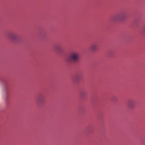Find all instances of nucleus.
Instances as JSON below:
<instances>
[{"label":"nucleus","instance_id":"nucleus-1","mask_svg":"<svg viewBox=\"0 0 145 145\" xmlns=\"http://www.w3.org/2000/svg\"><path fill=\"white\" fill-rule=\"evenodd\" d=\"M79 59V54L76 52H72L69 56L68 60L70 62L75 63L78 62Z\"/></svg>","mask_w":145,"mask_h":145},{"label":"nucleus","instance_id":"nucleus-2","mask_svg":"<svg viewBox=\"0 0 145 145\" xmlns=\"http://www.w3.org/2000/svg\"><path fill=\"white\" fill-rule=\"evenodd\" d=\"M126 17L124 14H119L112 17V20L114 21L121 20L125 18Z\"/></svg>","mask_w":145,"mask_h":145},{"label":"nucleus","instance_id":"nucleus-3","mask_svg":"<svg viewBox=\"0 0 145 145\" xmlns=\"http://www.w3.org/2000/svg\"><path fill=\"white\" fill-rule=\"evenodd\" d=\"M8 38L12 40H16L18 39V37L16 34L12 33L9 35Z\"/></svg>","mask_w":145,"mask_h":145},{"label":"nucleus","instance_id":"nucleus-4","mask_svg":"<svg viewBox=\"0 0 145 145\" xmlns=\"http://www.w3.org/2000/svg\"><path fill=\"white\" fill-rule=\"evenodd\" d=\"M128 106L130 108L134 107L135 105V101L133 100H129L127 103Z\"/></svg>","mask_w":145,"mask_h":145},{"label":"nucleus","instance_id":"nucleus-5","mask_svg":"<svg viewBox=\"0 0 145 145\" xmlns=\"http://www.w3.org/2000/svg\"><path fill=\"white\" fill-rule=\"evenodd\" d=\"M83 74L82 72H80L78 73L75 76V78L77 80L80 79L82 78Z\"/></svg>","mask_w":145,"mask_h":145},{"label":"nucleus","instance_id":"nucleus-6","mask_svg":"<svg viewBox=\"0 0 145 145\" xmlns=\"http://www.w3.org/2000/svg\"><path fill=\"white\" fill-rule=\"evenodd\" d=\"M98 48V45L97 44H92L91 46V50L93 51H95L97 50Z\"/></svg>","mask_w":145,"mask_h":145},{"label":"nucleus","instance_id":"nucleus-7","mask_svg":"<svg viewBox=\"0 0 145 145\" xmlns=\"http://www.w3.org/2000/svg\"><path fill=\"white\" fill-rule=\"evenodd\" d=\"M38 100L39 103H42L44 101V97L43 96L40 97Z\"/></svg>","mask_w":145,"mask_h":145},{"label":"nucleus","instance_id":"nucleus-8","mask_svg":"<svg viewBox=\"0 0 145 145\" xmlns=\"http://www.w3.org/2000/svg\"><path fill=\"white\" fill-rule=\"evenodd\" d=\"M81 95H82V96H83V92H82V93H81Z\"/></svg>","mask_w":145,"mask_h":145},{"label":"nucleus","instance_id":"nucleus-9","mask_svg":"<svg viewBox=\"0 0 145 145\" xmlns=\"http://www.w3.org/2000/svg\"><path fill=\"white\" fill-rule=\"evenodd\" d=\"M57 50H59H59H58V48H57Z\"/></svg>","mask_w":145,"mask_h":145}]
</instances>
